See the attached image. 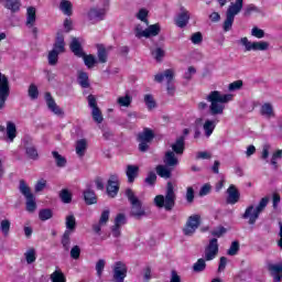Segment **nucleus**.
I'll list each match as a JSON object with an SVG mask.
<instances>
[{
	"label": "nucleus",
	"mask_w": 282,
	"mask_h": 282,
	"mask_svg": "<svg viewBox=\"0 0 282 282\" xmlns=\"http://www.w3.org/2000/svg\"><path fill=\"white\" fill-rule=\"evenodd\" d=\"M206 100L207 102H210V116H221L224 113V109H226V104L232 100V95L223 94L219 90H213L207 95Z\"/></svg>",
	"instance_id": "f257e3e1"
},
{
	"label": "nucleus",
	"mask_w": 282,
	"mask_h": 282,
	"mask_svg": "<svg viewBox=\"0 0 282 282\" xmlns=\"http://www.w3.org/2000/svg\"><path fill=\"white\" fill-rule=\"evenodd\" d=\"M269 203L270 198L265 196L261 198L258 205H249L242 215V219H247L250 226H254L257 219H259L261 213L265 210Z\"/></svg>",
	"instance_id": "f03ea898"
},
{
	"label": "nucleus",
	"mask_w": 282,
	"mask_h": 282,
	"mask_svg": "<svg viewBox=\"0 0 282 282\" xmlns=\"http://www.w3.org/2000/svg\"><path fill=\"white\" fill-rule=\"evenodd\" d=\"M175 199H177V196L175 195V187L173 186V183L169 182L166 186V195H158L154 198V204L159 208H165V210H171L172 208H175Z\"/></svg>",
	"instance_id": "7ed1b4c3"
},
{
	"label": "nucleus",
	"mask_w": 282,
	"mask_h": 282,
	"mask_svg": "<svg viewBox=\"0 0 282 282\" xmlns=\"http://www.w3.org/2000/svg\"><path fill=\"white\" fill-rule=\"evenodd\" d=\"M19 191H20L21 195H23V197H25L26 212L35 213L36 212V197H34V194H32V189L30 188L28 183H25L24 180L20 181Z\"/></svg>",
	"instance_id": "20e7f679"
},
{
	"label": "nucleus",
	"mask_w": 282,
	"mask_h": 282,
	"mask_svg": "<svg viewBox=\"0 0 282 282\" xmlns=\"http://www.w3.org/2000/svg\"><path fill=\"white\" fill-rule=\"evenodd\" d=\"M65 52V37L61 34L56 36L53 50L48 52V65H56L58 63V55Z\"/></svg>",
	"instance_id": "39448f33"
},
{
	"label": "nucleus",
	"mask_w": 282,
	"mask_h": 282,
	"mask_svg": "<svg viewBox=\"0 0 282 282\" xmlns=\"http://www.w3.org/2000/svg\"><path fill=\"white\" fill-rule=\"evenodd\" d=\"M239 43L245 47V52H267L270 50V43L265 41L252 42L248 37H241Z\"/></svg>",
	"instance_id": "423d86ee"
},
{
	"label": "nucleus",
	"mask_w": 282,
	"mask_h": 282,
	"mask_svg": "<svg viewBox=\"0 0 282 282\" xmlns=\"http://www.w3.org/2000/svg\"><path fill=\"white\" fill-rule=\"evenodd\" d=\"M243 10V7L230 3L226 12V20L223 24L224 32H230L232 30V23H235V17Z\"/></svg>",
	"instance_id": "0eeeda50"
},
{
	"label": "nucleus",
	"mask_w": 282,
	"mask_h": 282,
	"mask_svg": "<svg viewBox=\"0 0 282 282\" xmlns=\"http://www.w3.org/2000/svg\"><path fill=\"white\" fill-rule=\"evenodd\" d=\"M126 197H128L131 204V215L133 217H142L144 215V209L142 208V202L137 198L132 189H126Z\"/></svg>",
	"instance_id": "6e6552de"
},
{
	"label": "nucleus",
	"mask_w": 282,
	"mask_h": 282,
	"mask_svg": "<svg viewBox=\"0 0 282 282\" xmlns=\"http://www.w3.org/2000/svg\"><path fill=\"white\" fill-rule=\"evenodd\" d=\"M137 39H151V36H158L160 34V24H152L144 29L142 24H138L134 29Z\"/></svg>",
	"instance_id": "1a4fd4ad"
},
{
	"label": "nucleus",
	"mask_w": 282,
	"mask_h": 282,
	"mask_svg": "<svg viewBox=\"0 0 282 282\" xmlns=\"http://www.w3.org/2000/svg\"><path fill=\"white\" fill-rule=\"evenodd\" d=\"M10 96V82L8 77L0 73V111L6 107V100Z\"/></svg>",
	"instance_id": "9d476101"
},
{
	"label": "nucleus",
	"mask_w": 282,
	"mask_h": 282,
	"mask_svg": "<svg viewBox=\"0 0 282 282\" xmlns=\"http://www.w3.org/2000/svg\"><path fill=\"white\" fill-rule=\"evenodd\" d=\"M155 138L153 130L145 128L141 133H139V150L144 153L149 150V143Z\"/></svg>",
	"instance_id": "9b49d317"
},
{
	"label": "nucleus",
	"mask_w": 282,
	"mask_h": 282,
	"mask_svg": "<svg viewBox=\"0 0 282 282\" xmlns=\"http://www.w3.org/2000/svg\"><path fill=\"white\" fill-rule=\"evenodd\" d=\"M88 106L91 109L93 119L97 122V124L102 123V111L98 108V101H96V97L94 95H89L87 97Z\"/></svg>",
	"instance_id": "f8f14e48"
},
{
	"label": "nucleus",
	"mask_w": 282,
	"mask_h": 282,
	"mask_svg": "<svg viewBox=\"0 0 282 282\" xmlns=\"http://www.w3.org/2000/svg\"><path fill=\"white\" fill-rule=\"evenodd\" d=\"M217 254H219V242L217 238H213L205 248V261H213Z\"/></svg>",
	"instance_id": "ddd939ff"
},
{
	"label": "nucleus",
	"mask_w": 282,
	"mask_h": 282,
	"mask_svg": "<svg viewBox=\"0 0 282 282\" xmlns=\"http://www.w3.org/2000/svg\"><path fill=\"white\" fill-rule=\"evenodd\" d=\"M120 191V177L118 174H111L108 180L107 194L109 197H116Z\"/></svg>",
	"instance_id": "4468645a"
},
{
	"label": "nucleus",
	"mask_w": 282,
	"mask_h": 282,
	"mask_svg": "<svg viewBox=\"0 0 282 282\" xmlns=\"http://www.w3.org/2000/svg\"><path fill=\"white\" fill-rule=\"evenodd\" d=\"M199 219H200L199 215L189 216L183 229L184 235H186L187 237H191L195 232V230L199 228Z\"/></svg>",
	"instance_id": "2eb2a0df"
},
{
	"label": "nucleus",
	"mask_w": 282,
	"mask_h": 282,
	"mask_svg": "<svg viewBox=\"0 0 282 282\" xmlns=\"http://www.w3.org/2000/svg\"><path fill=\"white\" fill-rule=\"evenodd\" d=\"M107 11L105 9L93 8L87 13V19L90 23H98L105 21Z\"/></svg>",
	"instance_id": "dca6fc26"
},
{
	"label": "nucleus",
	"mask_w": 282,
	"mask_h": 282,
	"mask_svg": "<svg viewBox=\"0 0 282 282\" xmlns=\"http://www.w3.org/2000/svg\"><path fill=\"white\" fill-rule=\"evenodd\" d=\"M113 279L117 282H124V279H127V264H124L123 262L115 263Z\"/></svg>",
	"instance_id": "f3484780"
},
{
	"label": "nucleus",
	"mask_w": 282,
	"mask_h": 282,
	"mask_svg": "<svg viewBox=\"0 0 282 282\" xmlns=\"http://www.w3.org/2000/svg\"><path fill=\"white\" fill-rule=\"evenodd\" d=\"M155 83H162L166 80L167 85L171 83H175V69L169 68L164 73H159L154 76Z\"/></svg>",
	"instance_id": "a211bd4d"
},
{
	"label": "nucleus",
	"mask_w": 282,
	"mask_h": 282,
	"mask_svg": "<svg viewBox=\"0 0 282 282\" xmlns=\"http://www.w3.org/2000/svg\"><path fill=\"white\" fill-rule=\"evenodd\" d=\"M45 100L47 108L50 109V111H52V113L59 117L65 116V112L58 107V105L56 104L54 98H52V95L50 93L45 94Z\"/></svg>",
	"instance_id": "6ab92c4d"
},
{
	"label": "nucleus",
	"mask_w": 282,
	"mask_h": 282,
	"mask_svg": "<svg viewBox=\"0 0 282 282\" xmlns=\"http://www.w3.org/2000/svg\"><path fill=\"white\" fill-rule=\"evenodd\" d=\"M31 142H32V139L23 140L25 153L29 160L36 161L39 160V150H36V147H34V144H32Z\"/></svg>",
	"instance_id": "aec40b11"
},
{
	"label": "nucleus",
	"mask_w": 282,
	"mask_h": 282,
	"mask_svg": "<svg viewBox=\"0 0 282 282\" xmlns=\"http://www.w3.org/2000/svg\"><path fill=\"white\" fill-rule=\"evenodd\" d=\"M240 197L241 194L239 193V189H237V186L230 185L227 188V204L235 206V204L239 202Z\"/></svg>",
	"instance_id": "412c9836"
},
{
	"label": "nucleus",
	"mask_w": 282,
	"mask_h": 282,
	"mask_svg": "<svg viewBox=\"0 0 282 282\" xmlns=\"http://www.w3.org/2000/svg\"><path fill=\"white\" fill-rule=\"evenodd\" d=\"M188 21H191V13L186 9H181V13L175 19V25L177 28H186Z\"/></svg>",
	"instance_id": "4be33fe9"
},
{
	"label": "nucleus",
	"mask_w": 282,
	"mask_h": 282,
	"mask_svg": "<svg viewBox=\"0 0 282 282\" xmlns=\"http://www.w3.org/2000/svg\"><path fill=\"white\" fill-rule=\"evenodd\" d=\"M268 270L271 274V276H273V281L274 282H281L282 280V264L278 263V264H269L268 265Z\"/></svg>",
	"instance_id": "5701e85b"
},
{
	"label": "nucleus",
	"mask_w": 282,
	"mask_h": 282,
	"mask_svg": "<svg viewBox=\"0 0 282 282\" xmlns=\"http://www.w3.org/2000/svg\"><path fill=\"white\" fill-rule=\"evenodd\" d=\"M25 25L26 28H34V25H36V8L34 7L26 8Z\"/></svg>",
	"instance_id": "b1692460"
},
{
	"label": "nucleus",
	"mask_w": 282,
	"mask_h": 282,
	"mask_svg": "<svg viewBox=\"0 0 282 282\" xmlns=\"http://www.w3.org/2000/svg\"><path fill=\"white\" fill-rule=\"evenodd\" d=\"M164 164L166 166H170L171 169H175V166L180 164V159H177V155H175V152L167 151L165 153Z\"/></svg>",
	"instance_id": "393cba45"
},
{
	"label": "nucleus",
	"mask_w": 282,
	"mask_h": 282,
	"mask_svg": "<svg viewBox=\"0 0 282 282\" xmlns=\"http://www.w3.org/2000/svg\"><path fill=\"white\" fill-rule=\"evenodd\" d=\"M173 173V167L169 165H158L156 166V174L160 177H163V180H169L171 178V174Z\"/></svg>",
	"instance_id": "a878e982"
},
{
	"label": "nucleus",
	"mask_w": 282,
	"mask_h": 282,
	"mask_svg": "<svg viewBox=\"0 0 282 282\" xmlns=\"http://www.w3.org/2000/svg\"><path fill=\"white\" fill-rule=\"evenodd\" d=\"M65 232L74 235V232L76 231V217L74 216V214L67 215L65 217Z\"/></svg>",
	"instance_id": "bb28decb"
},
{
	"label": "nucleus",
	"mask_w": 282,
	"mask_h": 282,
	"mask_svg": "<svg viewBox=\"0 0 282 282\" xmlns=\"http://www.w3.org/2000/svg\"><path fill=\"white\" fill-rule=\"evenodd\" d=\"M218 122L219 120L217 119L215 120L207 119L205 121V123L203 124V129L205 131L206 138H210V135H213V131H215V127H217Z\"/></svg>",
	"instance_id": "cd10ccee"
},
{
	"label": "nucleus",
	"mask_w": 282,
	"mask_h": 282,
	"mask_svg": "<svg viewBox=\"0 0 282 282\" xmlns=\"http://www.w3.org/2000/svg\"><path fill=\"white\" fill-rule=\"evenodd\" d=\"M260 113L264 118H274V106L270 102H265L260 107Z\"/></svg>",
	"instance_id": "c85d7f7f"
},
{
	"label": "nucleus",
	"mask_w": 282,
	"mask_h": 282,
	"mask_svg": "<svg viewBox=\"0 0 282 282\" xmlns=\"http://www.w3.org/2000/svg\"><path fill=\"white\" fill-rule=\"evenodd\" d=\"M140 171V167L137 165H128L126 170V175L128 177V182L132 184V182H135V177H138V172Z\"/></svg>",
	"instance_id": "c756f323"
},
{
	"label": "nucleus",
	"mask_w": 282,
	"mask_h": 282,
	"mask_svg": "<svg viewBox=\"0 0 282 282\" xmlns=\"http://www.w3.org/2000/svg\"><path fill=\"white\" fill-rule=\"evenodd\" d=\"M184 137H180L176 141L172 144V152L176 155H182L184 153Z\"/></svg>",
	"instance_id": "7c9ffc66"
},
{
	"label": "nucleus",
	"mask_w": 282,
	"mask_h": 282,
	"mask_svg": "<svg viewBox=\"0 0 282 282\" xmlns=\"http://www.w3.org/2000/svg\"><path fill=\"white\" fill-rule=\"evenodd\" d=\"M7 138L9 142H14V138H17V126L12 121L7 123Z\"/></svg>",
	"instance_id": "2f4dec72"
},
{
	"label": "nucleus",
	"mask_w": 282,
	"mask_h": 282,
	"mask_svg": "<svg viewBox=\"0 0 282 282\" xmlns=\"http://www.w3.org/2000/svg\"><path fill=\"white\" fill-rule=\"evenodd\" d=\"M70 50L75 56H84L83 47L80 46V42L78 39L74 37L70 42Z\"/></svg>",
	"instance_id": "473e14b6"
},
{
	"label": "nucleus",
	"mask_w": 282,
	"mask_h": 282,
	"mask_svg": "<svg viewBox=\"0 0 282 282\" xmlns=\"http://www.w3.org/2000/svg\"><path fill=\"white\" fill-rule=\"evenodd\" d=\"M75 151L78 158H83L85 155V151H87V140L85 139L78 140L76 143Z\"/></svg>",
	"instance_id": "72a5a7b5"
},
{
	"label": "nucleus",
	"mask_w": 282,
	"mask_h": 282,
	"mask_svg": "<svg viewBox=\"0 0 282 282\" xmlns=\"http://www.w3.org/2000/svg\"><path fill=\"white\" fill-rule=\"evenodd\" d=\"M24 259L29 265H32L36 261V249L34 248H29L24 252Z\"/></svg>",
	"instance_id": "f704fd0d"
},
{
	"label": "nucleus",
	"mask_w": 282,
	"mask_h": 282,
	"mask_svg": "<svg viewBox=\"0 0 282 282\" xmlns=\"http://www.w3.org/2000/svg\"><path fill=\"white\" fill-rule=\"evenodd\" d=\"M4 8H7V10H10L11 12H19V10H21V1L9 0L4 3Z\"/></svg>",
	"instance_id": "c9c22d12"
},
{
	"label": "nucleus",
	"mask_w": 282,
	"mask_h": 282,
	"mask_svg": "<svg viewBox=\"0 0 282 282\" xmlns=\"http://www.w3.org/2000/svg\"><path fill=\"white\" fill-rule=\"evenodd\" d=\"M61 243L66 252L69 251V248L72 247V234L64 231Z\"/></svg>",
	"instance_id": "e433bc0d"
},
{
	"label": "nucleus",
	"mask_w": 282,
	"mask_h": 282,
	"mask_svg": "<svg viewBox=\"0 0 282 282\" xmlns=\"http://www.w3.org/2000/svg\"><path fill=\"white\" fill-rule=\"evenodd\" d=\"M52 155L55 160L56 166H58L59 169H63L67 165V159L61 155L57 151H53Z\"/></svg>",
	"instance_id": "4c0bfd02"
},
{
	"label": "nucleus",
	"mask_w": 282,
	"mask_h": 282,
	"mask_svg": "<svg viewBox=\"0 0 282 282\" xmlns=\"http://www.w3.org/2000/svg\"><path fill=\"white\" fill-rule=\"evenodd\" d=\"M143 100L149 111H152V109H155V107H158V104L155 102V98L151 94L144 95Z\"/></svg>",
	"instance_id": "58836bf2"
},
{
	"label": "nucleus",
	"mask_w": 282,
	"mask_h": 282,
	"mask_svg": "<svg viewBox=\"0 0 282 282\" xmlns=\"http://www.w3.org/2000/svg\"><path fill=\"white\" fill-rule=\"evenodd\" d=\"M72 2L69 0H62L59 3V9L66 17H72Z\"/></svg>",
	"instance_id": "ea45409f"
},
{
	"label": "nucleus",
	"mask_w": 282,
	"mask_h": 282,
	"mask_svg": "<svg viewBox=\"0 0 282 282\" xmlns=\"http://www.w3.org/2000/svg\"><path fill=\"white\" fill-rule=\"evenodd\" d=\"M51 281H52V282H67V278H65V273H63V271H61V270H55V271L51 274Z\"/></svg>",
	"instance_id": "a19ab883"
},
{
	"label": "nucleus",
	"mask_w": 282,
	"mask_h": 282,
	"mask_svg": "<svg viewBox=\"0 0 282 282\" xmlns=\"http://www.w3.org/2000/svg\"><path fill=\"white\" fill-rule=\"evenodd\" d=\"M78 83L84 89H87L89 87V75L85 72H79L78 73Z\"/></svg>",
	"instance_id": "79ce46f5"
},
{
	"label": "nucleus",
	"mask_w": 282,
	"mask_h": 282,
	"mask_svg": "<svg viewBox=\"0 0 282 282\" xmlns=\"http://www.w3.org/2000/svg\"><path fill=\"white\" fill-rule=\"evenodd\" d=\"M84 199L86 202V204H96V193H94V191L91 189H87L84 192Z\"/></svg>",
	"instance_id": "37998d69"
},
{
	"label": "nucleus",
	"mask_w": 282,
	"mask_h": 282,
	"mask_svg": "<svg viewBox=\"0 0 282 282\" xmlns=\"http://www.w3.org/2000/svg\"><path fill=\"white\" fill-rule=\"evenodd\" d=\"M133 98L130 95L118 97L117 102L120 107H130Z\"/></svg>",
	"instance_id": "c03bdc74"
},
{
	"label": "nucleus",
	"mask_w": 282,
	"mask_h": 282,
	"mask_svg": "<svg viewBox=\"0 0 282 282\" xmlns=\"http://www.w3.org/2000/svg\"><path fill=\"white\" fill-rule=\"evenodd\" d=\"M193 270L195 272H204V270H206V259L200 258L198 259L194 265H193Z\"/></svg>",
	"instance_id": "a18cd8bd"
},
{
	"label": "nucleus",
	"mask_w": 282,
	"mask_h": 282,
	"mask_svg": "<svg viewBox=\"0 0 282 282\" xmlns=\"http://www.w3.org/2000/svg\"><path fill=\"white\" fill-rule=\"evenodd\" d=\"M10 226H11L10 220H8V219L1 220L0 230L3 235V237H8V235H10Z\"/></svg>",
	"instance_id": "49530a36"
},
{
	"label": "nucleus",
	"mask_w": 282,
	"mask_h": 282,
	"mask_svg": "<svg viewBox=\"0 0 282 282\" xmlns=\"http://www.w3.org/2000/svg\"><path fill=\"white\" fill-rule=\"evenodd\" d=\"M39 217L41 221H47V219H52L54 217V213L52 209H41L39 213Z\"/></svg>",
	"instance_id": "de8ad7c7"
},
{
	"label": "nucleus",
	"mask_w": 282,
	"mask_h": 282,
	"mask_svg": "<svg viewBox=\"0 0 282 282\" xmlns=\"http://www.w3.org/2000/svg\"><path fill=\"white\" fill-rule=\"evenodd\" d=\"M84 63L88 69H91V67H94L98 61H96L94 55H84Z\"/></svg>",
	"instance_id": "09e8293b"
},
{
	"label": "nucleus",
	"mask_w": 282,
	"mask_h": 282,
	"mask_svg": "<svg viewBox=\"0 0 282 282\" xmlns=\"http://www.w3.org/2000/svg\"><path fill=\"white\" fill-rule=\"evenodd\" d=\"M149 17V10L147 9H140L139 12L137 13V19L139 21H142L147 25H149V20L147 19Z\"/></svg>",
	"instance_id": "8fccbe9b"
},
{
	"label": "nucleus",
	"mask_w": 282,
	"mask_h": 282,
	"mask_svg": "<svg viewBox=\"0 0 282 282\" xmlns=\"http://www.w3.org/2000/svg\"><path fill=\"white\" fill-rule=\"evenodd\" d=\"M279 160H282V150H278L272 154L270 164H272V166H274V169H278V162Z\"/></svg>",
	"instance_id": "3c124183"
},
{
	"label": "nucleus",
	"mask_w": 282,
	"mask_h": 282,
	"mask_svg": "<svg viewBox=\"0 0 282 282\" xmlns=\"http://www.w3.org/2000/svg\"><path fill=\"white\" fill-rule=\"evenodd\" d=\"M97 56L99 63H107V48H105L104 46H99Z\"/></svg>",
	"instance_id": "603ef678"
},
{
	"label": "nucleus",
	"mask_w": 282,
	"mask_h": 282,
	"mask_svg": "<svg viewBox=\"0 0 282 282\" xmlns=\"http://www.w3.org/2000/svg\"><path fill=\"white\" fill-rule=\"evenodd\" d=\"M251 36H254V39H263L265 36V31L259 29L258 26H253L251 29Z\"/></svg>",
	"instance_id": "864d4df0"
},
{
	"label": "nucleus",
	"mask_w": 282,
	"mask_h": 282,
	"mask_svg": "<svg viewBox=\"0 0 282 282\" xmlns=\"http://www.w3.org/2000/svg\"><path fill=\"white\" fill-rule=\"evenodd\" d=\"M155 182H158V175L155 172H149L148 176L145 177V184L149 186H154Z\"/></svg>",
	"instance_id": "5fc2aeb1"
},
{
	"label": "nucleus",
	"mask_w": 282,
	"mask_h": 282,
	"mask_svg": "<svg viewBox=\"0 0 282 282\" xmlns=\"http://www.w3.org/2000/svg\"><path fill=\"white\" fill-rule=\"evenodd\" d=\"M59 197L64 204H69V202H72V193H69L67 189H63L59 193Z\"/></svg>",
	"instance_id": "6e6d98bb"
},
{
	"label": "nucleus",
	"mask_w": 282,
	"mask_h": 282,
	"mask_svg": "<svg viewBox=\"0 0 282 282\" xmlns=\"http://www.w3.org/2000/svg\"><path fill=\"white\" fill-rule=\"evenodd\" d=\"M29 97L31 100H36V98H39V88L36 87V85L32 84L29 87Z\"/></svg>",
	"instance_id": "4d7b16f0"
},
{
	"label": "nucleus",
	"mask_w": 282,
	"mask_h": 282,
	"mask_svg": "<svg viewBox=\"0 0 282 282\" xmlns=\"http://www.w3.org/2000/svg\"><path fill=\"white\" fill-rule=\"evenodd\" d=\"M124 224H127V217L124 216V214H118L115 218V226L122 228Z\"/></svg>",
	"instance_id": "13d9d810"
},
{
	"label": "nucleus",
	"mask_w": 282,
	"mask_h": 282,
	"mask_svg": "<svg viewBox=\"0 0 282 282\" xmlns=\"http://www.w3.org/2000/svg\"><path fill=\"white\" fill-rule=\"evenodd\" d=\"M241 87H243V82L236 80V82H232L231 84H229L228 89L230 91H239V89H241Z\"/></svg>",
	"instance_id": "bf43d9fd"
},
{
	"label": "nucleus",
	"mask_w": 282,
	"mask_h": 282,
	"mask_svg": "<svg viewBox=\"0 0 282 282\" xmlns=\"http://www.w3.org/2000/svg\"><path fill=\"white\" fill-rule=\"evenodd\" d=\"M237 252H239V242L234 241L230 248L228 249L227 254H229V257H235Z\"/></svg>",
	"instance_id": "052dcab7"
},
{
	"label": "nucleus",
	"mask_w": 282,
	"mask_h": 282,
	"mask_svg": "<svg viewBox=\"0 0 282 282\" xmlns=\"http://www.w3.org/2000/svg\"><path fill=\"white\" fill-rule=\"evenodd\" d=\"M195 74H197V69H195V67L193 66H189L187 70L184 73L183 77L185 78V80H191V78H193Z\"/></svg>",
	"instance_id": "680f3d73"
},
{
	"label": "nucleus",
	"mask_w": 282,
	"mask_h": 282,
	"mask_svg": "<svg viewBox=\"0 0 282 282\" xmlns=\"http://www.w3.org/2000/svg\"><path fill=\"white\" fill-rule=\"evenodd\" d=\"M152 56L155 58V61H162L164 58V50L158 47L154 51H152Z\"/></svg>",
	"instance_id": "e2e57ef3"
},
{
	"label": "nucleus",
	"mask_w": 282,
	"mask_h": 282,
	"mask_svg": "<svg viewBox=\"0 0 282 282\" xmlns=\"http://www.w3.org/2000/svg\"><path fill=\"white\" fill-rule=\"evenodd\" d=\"M105 265H106V262H105V260H102V259H100V260L96 263L97 276H102V271L105 270Z\"/></svg>",
	"instance_id": "0e129e2a"
},
{
	"label": "nucleus",
	"mask_w": 282,
	"mask_h": 282,
	"mask_svg": "<svg viewBox=\"0 0 282 282\" xmlns=\"http://www.w3.org/2000/svg\"><path fill=\"white\" fill-rule=\"evenodd\" d=\"M252 12H259V8H257V6L254 4H248L246 8H245V15L246 17H250V14H252Z\"/></svg>",
	"instance_id": "69168bd1"
},
{
	"label": "nucleus",
	"mask_w": 282,
	"mask_h": 282,
	"mask_svg": "<svg viewBox=\"0 0 282 282\" xmlns=\"http://www.w3.org/2000/svg\"><path fill=\"white\" fill-rule=\"evenodd\" d=\"M109 209H105L102 213H101V216L99 218V223L102 224L104 226H107V221H109Z\"/></svg>",
	"instance_id": "338daca9"
},
{
	"label": "nucleus",
	"mask_w": 282,
	"mask_h": 282,
	"mask_svg": "<svg viewBox=\"0 0 282 282\" xmlns=\"http://www.w3.org/2000/svg\"><path fill=\"white\" fill-rule=\"evenodd\" d=\"M70 257L72 259H80V247L79 246H74L72 249H70Z\"/></svg>",
	"instance_id": "774afa93"
}]
</instances>
